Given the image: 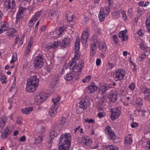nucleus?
Wrapping results in <instances>:
<instances>
[{
  "mask_svg": "<svg viewBox=\"0 0 150 150\" xmlns=\"http://www.w3.org/2000/svg\"><path fill=\"white\" fill-rule=\"evenodd\" d=\"M8 25L5 21L0 22V34L8 30Z\"/></svg>",
  "mask_w": 150,
  "mask_h": 150,
  "instance_id": "obj_13",
  "label": "nucleus"
},
{
  "mask_svg": "<svg viewBox=\"0 0 150 150\" xmlns=\"http://www.w3.org/2000/svg\"><path fill=\"white\" fill-rule=\"evenodd\" d=\"M34 68L35 69H39L43 65V62L41 60H39L38 59L36 60H35L34 61Z\"/></svg>",
  "mask_w": 150,
  "mask_h": 150,
  "instance_id": "obj_16",
  "label": "nucleus"
},
{
  "mask_svg": "<svg viewBox=\"0 0 150 150\" xmlns=\"http://www.w3.org/2000/svg\"><path fill=\"white\" fill-rule=\"evenodd\" d=\"M74 52L75 57H76L77 59H78L80 56V53L79 52V51H74Z\"/></svg>",
  "mask_w": 150,
  "mask_h": 150,
  "instance_id": "obj_48",
  "label": "nucleus"
},
{
  "mask_svg": "<svg viewBox=\"0 0 150 150\" xmlns=\"http://www.w3.org/2000/svg\"><path fill=\"white\" fill-rule=\"evenodd\" d=\"M91 78V77L90 76H88L83 79L82 80V82L83 83L88 82L89 81Z\"/></svg>",
  "mask_w": 150,
  "mask_h": 150,
  "instance_id": "obj_40",
  "label": "nucleus"
},
{
  "mask_svg": "<svg viewBox=\"0 0 150 150\" xmlns=\"http://www.w3.org/2000/svg\"><path fill=\"white\" fill-rule=\"evenodd\" d=\"M33 38H30V40L28 42V45L27 46L28 47H31V46L33 44Z\"/></svg>",
  "mask_w": 150,
  "mask_h": 150,
  "instance_id": "obj_51",
  "label": "nucleus"
},
{
  "mask_svg": "<svg viewBox=\"0 0 150 150\" xmlns=\"http://www.w3.org/2000/svg\"><path fill=\"white\" fill-rule=\"evenodd\" d=\"M66 119L64 117L61 118L59 124L60 125H63L65 124L66 122Z\"/></svg>",
  "mask_w": 150,
  "mask_h": 150,
  "instance_id": "obj_47",
  "label": "nucleus"
},
{
  "mask_svg": "<svg viewBox=\"0 0 150 150\" xmlns=\"http://www.w3.org/2000/svg\"><path fill=\"white\" fill-rule=\"evenodd\" d=\"M38 19L34 16L32 19L30 20L29 23L30 24L33 23V24H34L35 23L34 22H35Z\"/></svg>",
  "mask_w": 150,
  "mask_h": 150,
  "instance_id": "obj_45",
  "label": "nucleus"
},
{
  "mask_svg": "<svg viewBox=\"0 0 150 150\" xmlns=\"http://www.w3.org/2000/svg\"><path fill=\"white\" fill-rule=\"evenodd\" d=\"M48 96L45 94H43L41 96H37L36 97L35 101L37 105H40L45 101L48 98Z\"/></svg>",
  "mask_w": 150,
  "mask_h": 150,
  "instance_id": "obj_6",
  "label": "nucleus"
},
{
  "mask_svg": "<svg viewBox=\"0 0 150 150\" xmlns=\"http://www.w3.org/2000/svg\"><path fill=\"white\" fill-rule=\"evenodd\" d=\"M120 109V107H117L112 109L110 115V117L112 120L117 119L121 113Z\"/></svg>",
  "mask_w": 150,
  "mask_h": 150,
  "instance_id": "obj_4",
  "label": "nucleus"
},
{
  "mask_svg": "<svg viewBox=\"0 0 150 150\" xmlns=\"http://www.w3.org/2000/svg\"><path fill=\"white\" fill-rule=\"evenodd\" d=\"M145 147L147 149L149 150L150 149V141L148 140L147 141Z\"/></svg>",
  "mask_w": 150,
  "mask_h": 150,
  "instance_id": "obj_57",
  "label": "nucleus"
},
{
  "mask_svg": "<svg viewBox=\"0 0 150 150\" xmlns=\"http://www.w3.org/2000/svg\"><path fill=\"white\" fill-rule=\"evenodd\" d=\"M52 101L53 102V105H55V106L58 105H58L56 103L58 102V100H57V99H52Z\"/></svg>",
  "mask_w": 150,
  "mask_h": 150,
  "instance_id": "obj_59",
  "label": "nucleus"
},
{
  "mask_svg": "<svg viewBox=\"0 0 150 150\" xmlns=\"http://www.w3.org/2000/svg\"><path fill=\"white\" fill-rule=\"evenodd\" d=\"M2 134L1 136V137L2 139H5L8 135L11 134V131L8 129V127H6L3 132H2Z\"/></svg>",
  "mask_w": 150,
  "mask_h": 150,
  "instance_id": "obj_21",
  "label": "nucleus"
},
{
  "mask_svg": "<svg viewBox=\"0 0 150 150\" xmlns=\"http://www.w3.org/2000/svg\"><path fill=\"white\" fill-rule=\"evenodd\" d=\"M125 74V71L123 69L117 70L114 73V78L116 79V81L122 80L123 79Z\"/></svg>",
  "mask_w": 150,
  "mask_h": 150,
  "instance_id": "obj_5",
  "label": "nucleus"
},
{
  "mask_svg": "<svg viewBox=\"0 0 150 150\" xmlns=\"http://www.w3.org/2000/svg\"><path fill=\"white\" fill-rule=\"evenodd\" d=\"M7 121V117L6 115H3L0 118V128L4 127Z\"/></svg>",
  "mask_w": 150,
  "mask_h": 150,
  "instance_id": "obj_18",
  "label": "nucleus"
},
{
  "mask_svg": "<svg viewBox=\"0 0 150 150\" xmlns=\"http://www.w3.org/2000/svg\"><path fill=\"white\" fill-rule=\"evenodd\" d=\"M138 126V124L137 123L134 122L132 124L131 127L132 128L137 127Z\"/></svg>",
  "mask_w": 150,
  "mask_h": 150,
  "instance_id": "obj_61",
  "label": "nucleus"
},
{
  "mask_svg": "<svg viewBox=\"0 0 150 150\" xmlns=\"http://www.w3.org/2000/svg\"><path fill=\"white\" fill-rule=\"evenodd\" d=\"M76 59L75 57H73L71 61L69 63L68 67L70 69L73 70L74 72H80L84 66V62L83 60H80L78 64H76Z\"/></svg>",
  "mask_w": 150,
  "mask_h": 150,
  "instance_id": "obj_1",
  "label": "nucleus"
},
{
  "mask_svg": "<svg viewBox=\"0 0 150 150\" xmlns=\"http://www.w3.org/2000/svg\"><path fill=\"white\" fill-rule=\"evenodd\" d=\"M31 47H27L26 48V49L25 51V53L26 54H29L30 51V48Z\"/></svg>",
  "mask_w": 150,
  "mask_h": 150,
  "instance_id": "obj_52",
  "label": "nucleus"
},
{
  "mask_svg": "<svg viewBox=\"0 0 150 150\" xmlns=\"http://www.w3.org/2000/svg\"><path fill=\"white\" fill-rule=\"evenodd\" d=\"M89 104V101L86 99H82L79 103V107L83 110L86 109Z\"/></svg>",
  "mask_w": 150,
  "mask_h": 150,
  "instance_id": "obj_10",
  "label": "nucleus"
},
{
  "mask_svg": "<svg viewBox=\"0 0 150 150\" xmlns=\"http://www.w3.org/2000/svg\"><path fill=\"white\" fill-rule=\"evenodd\" d=\"M11 35L12 36H14L15 35V33L16 32V30L14 29H12L11 30Z\"/></svg>",
  "mask_w": 150,
  "mask_h": 150,
  "instance_id": "obj_58",
  "label": "nucleus"
},
{
  "mask_svg": "<svg viewBox=\"0 0 150 150\" xmlns=\"http://www.w3.org/2000/svg\"><path fill=\"white\" fill-rule=\"evenodd\" d=\"M98 45L97 42H94L91 43L90 47V55L91 56H93L94 55L96 52L97 48V45Z\"/></svg>",
  "mask_w": 150,
  "mask_h": 150,
  "instance_id": "obj_15",
  "label": "nucleus"
},
{
  "mask_svg": "<svg viewBox=\"0 0 150 150\" xmlns=\"http://www.w3.org/2000/svg\"><path fill=\"white\" fill-rule=\"evenodd\" d=\"M135 84L134 83H132L129 86V88L131 90H133L135 88Z\"/></svg>",
  "mask_w": 150,
  "mask_h": 150,
  "instance_id": "obj_55",
  "label": "nucleus"
},
{
  "mask_svg": "<svg viewBox=\"0 0 150 150\" xmlns=\"http://www.w3.org/2000/svg\"><path fill=\"white\" fill-rule=\"evenodd\" d=\"M66 30V27L64 26L61 27L56 32L58 36L60 35Z\"/></svg>",
  "mask_w": 150,
  "mask_h": 150,
  "instance_id": "obj_26",
  "label": "nucleus"
},
{
  "mask_svg": "<svg viewBox=\"0 0 150 150\" xmlns=\"http://www.w3.org/2000/svg\"><path fill=\"white\" fill-rule=\"evenodd\" d=\"M73 15H71V16H69L68 15V16H67V20L68 21L71 23H69L71 25L73 24V23H74L73 22H71V21H72V20L73 19Z\"/></svg>",
  "mask_w": 150,
  "mask_h": 150,
  "instance_id": "obj_37",
  "label": "nucleus"
},
{
  "mask_svg": "<svg viewBox=\"0 0 150 150\" xmlns=\"http://www.w3.org/2000/svg\"><path fill=\"white\" fill-rule=\"evenodd\" d=\"M26 138L25 136H23L20 138V141L21 142H23L25 141Z\"/></svg>",
  "mask_w": 150,
  "mask_h": 150,
  "instance_id": "obj_63",
  "label": "nucleus"
},
{
  "mask_svg": "<svg viewBox=\"0 0 150 150\" xmlns=\"http://www.w3.org/2000/svg\"><path fill=\"white\" fill-rule=\"evenodd\" d=\"M42 141L43 139L42 137L39 136L38 137V139H35L34 143L35 144H38L41 142Z\"/></svg>",
  "mask_w": 150,
  "mask_h": 150,
  "instance_id": "obj_33",
  "label": "nucleus"
},
{
  "mask_svg": "<svg viewBox=\"0 0 150 150\" xmlns=\"http://www.w3.org/2000/svg\"><path fill=\"white\" fill-rule=\"evenodd\" d=\"M38 85H35L34 84H30L28 82H27L26 84V91L30 93L33 92L35 91Z\"/></svg>",
  "mask_w": 150,
  "mask_h": 150,
  "instance_id": "obj_11",
  "label": "nucleus"
},
{
  "mask_svg": "<svg viewBox=\"0 0 150 150\" xmlns=\"http://www.w3.org/2000/svg\"><path fill=\"white\" fill-rule=\"evenodd\" d=\"M58 108V105L55 106V105H52L50 108L49 112L51 117H53L57 113V110Z\"/></svg>",
  "mask_w": 150,
  "mask_h": 150,
  "instance_id": "obj_12",
  "label": "nucleus"
},
{
  "mask_svg": "<svg viewBox=\"0 0 150 150\" xmlns=\"http://www.w3.org/2000/svg\"><path fill=\"white\" fill-rule=\"evenodd\" d=\"M85 122H87L88 123H93L94 122V121L92 119H90V120L87 119V120H85Z\"/></svg>",
  "mask_w": 150,
  "mask_h": 150,
  "instance_id": "obj_60",
  "label": "nucleus"
},
{
  "mask_svg": "<svg viewBox=\"0 0 150 150\" xmlns=\"http://www.w3.org/2000/svg\"><path fill=\"white\" fill-rule=\"evenodd\" d=\"M99 15V18L101 21H104L105 19V15Z\"/></svg>",
  "mask_w": 150,
  "mask_h": 150,
  "instance_id": "obj_53",
  "label": "nucleus"
},
{
  "mask_svg": "<svg viewBox=\"0 0 150 150\" xmlns=\"http://www.w3.org/2000/svg\"><path fill=\"white\" fill-rule=\"evenodd\" d=\"M74 76V73L70 72L67 75L66 77V79L67 80L70 81L72 80Z\"/></svg>",
  "mask_w": 150,
  "mask_h": 150,
  "instance_id": "obj_30",
  "label": "nucleus"
},
{
  "mask_svg": "<svg viewBox=\"0 0 150 150\" xmlns=\"http://www.w3.org/2000/svg\"><path fill=\"white\" fill-rule=\"evenodd\" d=\"M81 38L82 40V43H84L85 44H86L87 42L88 39V36H86L82 35Z\"/></svg>",
  "mask_w": 150,
  "mask_h": 150,
  "instance_id": "obj_34",
  "label": "nucleus"
},
{
  "mask_svg": "<svg viewBox=\"0 0 150 150\" xmlns=\"http://www.w3.org/2000/svg\"><path fill=\"white\" fill-rule=\"evenodd\" d=\"M39 79L36 75L31 76L28 79L27 82L29 83L30 84H34L35 85H38Z\"/></svg>",
  "mask_w": 150,
  "mask_h": 150,
  "instance_id": "obj_9",
  "label": "nucleus"
},
{
  "mask_svg": "<svg viewBox=\"0 0 150 150\" xmlns=\"http://www.w3.org/2000/svg\"><path fill=\"white\" fill-rule=\"evenodd\" d=\"M128 14L129 16H132L133 15V11L132 8H129L128 11Z\"/></svg>",
  "mask_w": 150,
  "mask_h": 150,
  "instance_id": "obj_54",
  "label": "nucleus"
},
{
  "mask_svg": "<svg viewBox=\"0 0 150 150\" xmlns=\"http://www.w3.org/2000/svg\"><path fill=\"white\" fill-rule=\"evenodd\" d=\"M4 7L9 12H11L15 8L16 4L14 0H5Z\"/></svg>",
  "mask_w": 150,
  "mask_h": 150,
  "instance_id": "obj_2",
  "label": "nucleus"
},
{
  "mask_svg": "<svg viewBox=\"0 0 150 150\" xmlns=\"http://www.w3.org/2000/svg\"><path fill=\"white\" fill-rule=\"evenodd\" d=\"M105 132L108 134V138L110 140H115L116 136L114 134V132L111 130V128L108 126L106 128Z\"/></svg>",
  "mask_w": 150,
  "mask_h": 150,
  "instance_id": "obj_7",
  "label": "nucleus"
},
{
  "mask_svg": "<svg viewBox=\"0 0 150 150\" xmlns=\"http://www.w3.org/2000/svg\"><path fill=\"white\" fill-rule=\"evenodd\" d=\"M38 59L39 60L43 61V59L42 58V56L40 54H39L35 59V60H36Z\"/></svg>",
  "mask_w": 150,
  "mask_h": 150,
  "instance_id": "obj_50",
  "label": "nucleus"
},
{
  "mask_svg": "<svg viewBox=\"0 0 150 150\" xmlns=\"http://www.w3.org/2000/svg\"><path fill=\"white\" fill-rule=\"evenodd\" d=\"M143 92L145 95L144 99L146 100L149 101L150 99V90L147 88H144L143 89Z\"/></svg>",
  "mask_w": 150,
  "mask_h": 150,
  "instance_id": "obj_17",
  "label": "nucleus"
},
{
  "mask_svg": "<svg viewBox=\"0 0 150 150\" xmlns=\"http://www.w3.org/2000/svg\"><path fill=\"white\" fill-rule=\"evenodd\" d=\"M60 45V42L59 41H55L54 42L53 44L52 45V47L53 48H57L58 45Z\"/></svg>",
  "mask_w": 150,
  "mask_h": 150,
  "instance_id": "obj_42",
  "label": "nucleus"
},
{
  "mask_svg": "<svg viewBox=\"0 0 150 150\" xmlns=\"http://www.w3.org/2000/svg\"><path fill=\"white\" fill-rule=\"evenodd\" d=\"M142 9L138 7L137 8V17H140V16L143 13V10Z\"/></svg>",
  "mask_w": 150,
  "mask_h": 150,
  "instance_id": "obj_32",
  "label": "nucleus"
},
{
  "mask_svg": "<svg viewBox=\"0 0 150 150\" xmlns=\"http://www.w3.org/2000/svg\"><path fill=\"white\" fill-rule=\"evenodd\" d=\"M40 11H39L36 13L35 15V17L36 18L38 19H39V18L41 16Z\"/></svg>",
  "mask_w": 150,
  "mask_h": 150,
  "instance_id": "obj_56",
  "label": "nucleus"
},
{
  "mask_svg": "<svg viewBox=\"0 0 150 150\" xmlns=\"http://www.w3.org/2000/svg\"><path fill=\"white\" fill-rule=\"evenodd\" d=\"M87 89L88 92V93H93L97 90L98 87L95 85L94 83H93L91 85L89 86Z\"/></svg>",
  "mask_w": 150,
  "mask_h": 150,
  "instance_id": "obj_19",
  "label": "nucleus"
},
{
  "mask_svg": "<svg viewBox=\"0 0 150 150\" xmlns=\"http://www.w3.org/2000/svg\"><path fill=\"white\" fill-rule=\"evenodd\" d=\"M112 38L116 44H117L118 42V40L116 35L113 36Z\"/></svg>",
  "mask_w": 150,
  "mask_h": 150,
  "instance_id": "obj_49",
  "label": "nucleus"
},
{
  "mask_svg": "<svg viewBox=\"0 0 150 150\" xmlns=\"http://www.w3.org/2000/svg\"><path fill=\"white\" fill-rule=\"evenodd\" d=\"M136 104H137L139 107L142 106L143 104V102L142 99L141 98H138L137 99L136 101Z\"/></svg>",
  "mask_w": 150,
  "mask_h": 150,
  "instance_id": "obj_35",
  "label": "nucleus"
},
{
  "mask_svg": "<svg viewBox=\"0 0 150 150\" xmlns=\"http://www.w3.org/2000/svg\"><path fill=\"white\" fill-rule=\"evenodd\" d=\"M25 9H26L25 8H23L22 7H21L18 11L17 14L18 15H21L23 13V11H25Z\"/></svg>",
  "mask_w": 150,
  "mask_h": 150,
  "instance_id": "obj_38",
  "label": "nucleus"
},
{
  "mask_svg": "<svg viewBox=\"0 0 150 150\" xmlns=\"http://www.w3.org/2000/svg\"><path fill=\"white\" fill-rule=\"evenodd\" d=\"M118 36L119 38H122L121 40L122 42H124L128 40L127 36H125L124 34L121 33L120 32L118 33Z\"/></svg>",
  "mask_w": 150,
  "mask_h": 150,
  "instance_id": "obj_29",
  "label": "nucleus"
},
{
  "mask_svg": "<svg viewBox=\"0 0 150 150\" xmlns=\"http://www.w3.org/2000/svg\"><path fill=\"white\" fill-rule=\"evenodd\" d=\"M146 25L148 31L150 32V27H149V26H150V16L147 18L146 21Z\"/></svg>",
  "mask_w": 150,
  "mask_h": 150,
  "instance_id": "obj_31",
  "label": "nucleus"
},
{
  "mask_svg": "<svg viewBox=\"0 0 150 150\" xmlns=\"http://www.w3.org/2000/svg\"><path fill=\"white\" fill-rule=\"evenodd\" d=\"M71 136L69 134H63L60 137L59 143L61 145H66L68 144L70 145Z\"/></svg>",
  "mask_w": 150,
  "mask_h": 150,
  "instance_id": "obj_3",
  "label": "nucleus"
},
{
  "mask_svg": "<svg viewBox=\"0 0 150 150\" xmlns=\"http://www.w3.org/2000/svg\"><path fill=\"white\" fill-rule=\"evenodd\" d=\"M126 11L124 10L122 11L121 12L122 18L125 20H126L127 19V17L126 14Z\"/></svg>",
  "mask_w": 150,
  "mask_h": 150,
  "instance_id": "obj_44",
  "label": "nucleus"
},
{
  "mask_svg": "<svg viewBox=\"0 0 150 150\" xmlns=\"http://www.w3.org/2000/svg\"><path fill=\"white\" fill-rule=\"evenodd\" d=\"M92 140L91 139H86L85 140L84 142V144L86 145L87 146H90L92 144Z\"/></svg>",
  "mask_w": 150,
  "mask_h": 150,
  "instance_id": "obj_39",
  "label": "nucleus"
},
{
  "mask_svg": "<svg viewBox=\"0 0 150 150\" xmlns=\"http://www.w3.org/2000/svg\"><path fill=\"white\" fill-rule=\"evenodd\" d=\"M70 39L68 38H64L60 44L61 48L63 49L69 46L70 42Z\"/></svg>",
  "mask_w": 150,
  "mask_h": 150,
  "instance_id": "obj_14",
  "label": "nucleus"
},
{
  "mask_svg": "<svg viewBox=\"0 0 150 150\" xmlns=\"http://www.w3.org/2000/svg\"><path fill=\"white\" fill-rule=\"evenodd\" d=\"M98 48L100 50H101L102 52L106 51L107 50V47L105 43L101 42H97Z\"/></svg>",
  "mask_w": 150,
  "mask_h": 150,
  "instance_id": "obj_20",
  "label": "nucleus"
},
{
  "mask_svg": "<svg viewBox=\"0 0 150 150\" xmlns=\"http://www.w3.org/2000/svg\"><path fill=\"white\" fill-rule=\"evenodd\" d=\"M101 60L100 59H98L96 61V64L97 65H99L101 63Z\"/></svg>",
  "mask_w": 150,
  "mask_h": 150,
  "instance_id": "obj_64",
  "label": "nucleus"
},
{
  "mask_svg": "<svg viewBox=\"0 0 150 150\" xmlns=\"http://www.w3.org/2000/svg\"><path fill=\"white\" fill-rule=\"evenodd\" d=\"M6 78L4 76H2L0 78V81L2 83H5L6 82Z\"/></svg>",
  "mask_w": 150,
  "mask_h": 150,
  "instance_id": "obj_46",
  "label": "nucleus"
},
{
  "mask_svg": "<svg viewBox=\"0 0 150 150\" xmlns=\"http://www.w3.org/2000/svg\"><path fill=\"white\" fill-rule=\"evenodd\" d=\"M16 122L17 123L19 124H21L22 123V120L21 118H18Z\"/></svg>",
  "mask_w": 150,
  "mask_h": 150,
  "instance_id": "obj_62",
  "label": "nucleus"
},
{
  "mask_svg": "<svg viewBox=\"0 0 150 150\" xmlns=\"http://www.w3.org/2000/svg\"><path fill=\"white\" fill-rule=\"evenodd\" d=\"M80 47V41L79 39V37H76V39L75 42L74 46V51L79 50Z\"/></svg>",
  "mask_w": 150,
  "mask_h": 150,
  "instance_id": "obj_25",
  "label": "nucleus"
},
{
  "mask_svg": "<svg viewBox=\"0 0 150 150\" xmlns=\"http://www.w3.org/2000/svg\"><path fill=\"white\" fill-rule=\"evenodd\" d=\"M58 134L54 130H52L50 132V141L49 143H50L53 142V139L55 137L57 136Z\"/></svg>",
  "mask_w": 150,
  "mask_h": 150,
  "instance_id": "obj_23",
  "label": "nucleus"
},
{
  "mask_svg": "<svg viewBox=\"0 0 150 150\" xmlns=\"http://www.w3.org/2000/svg\"><path fill=\"white\" fill-rule=\"evenodd\" d=\"M109 87H108L106 86H101V89H100L101 90L102 92L103 93H105L106 91L107 90Z\"/></svg>",
  "mask_w": 150,
  "mask_h": 150,
  "instance_id": "obj_36",
  "label": "nucleus"
},
{
  "mask_svg": "<svg viewBox=\"0 0 150 150\" xmlns=\"http://www.w3.org/2000/svg\"><path fill=\"white\" fill-rule=\"evenodd\" d=\"M106 148L107 150H118L117 148L115 149L113 145H108V146H106Z\"/></svg>",
  "mask_w": 150,
  "mask_h": 150,
  "instance_id": "obj_41",
  "label": "nucleus"
},
{
  "mask_svg": "<svg viewBox=\"0 0 150 150\" xmlns=\"http://www.w3.org/2000/svg\"><path fill=\"white\" fill-rule=\"evenodd\" d=\"M33 110V107H28L22 109L21 112L23 114H28L30 113Z\"/></svg>",
  "mask_w": 150,
  "mask_h": 150,
  "instance_id": "obj_24",
  "label": "nucleus"
},
{
  "mask_svg": "<svg viewBox=\"0 0 150 150\" xmlns=\"http://www.w3.org/2000/svg\"><path fill=\"white\" fill-rule=\"evenodd\" d=\"M70 145L67 144L66 145H61L58 148L59 150H69Z\"/></svg>",
  "mask_w": 150,
  "mask_h": 150,
  "instance_id": "obj_27",
  "label": "nucleus"
},
{
  "mask_svg": "<svg viewBox=\"0 0 150 150\" xmlns=\"http://www.w3.org/2000/svg\"><path fill=\"white\" fill-rule=\"evenodd\" d=\"M48 18L52 19L57 18L59 16L58 12L53 9L50 10L48 12Z\"/></svg>",
  "mask_w": 150,
  "mask_h": 150,
  "instance_id": "obj_8",
  "label": "nucleus"
},
{
  "mask_svg": "<svg viewBox=\"0 0 150 150\" xmlns=\"http://www.w3.org/2000/svg\"><path fill=\"white\" fill-rule=\"evenodd\" d=\"M117 94L116 93H111L108 96L110 101L112 103H114L117 100Z\"/></svg>",
  "mask_w": 150,
  "mask_h": 150,
  "instance_id": "obj_22",
  "label": "nucleus"
},
{
  "mask_svg": "<svg viewBox=\"0 0 150 150\" xmlns=\"http://www.w3.org/2000/svg\"><path fill=\"white\" fill-rule=\"evenodd\" d=\"M105 97L104 96H103L101 98L100 101L99 103V105H102L105 102Z\"/></svg>",
  "mask_w": 150,
  "mask_h": 150,
  "instance_id": "obj_43",
  "label": "nucleus"
},
{
  "mask_svg": "<svg viewBox=\"0 0 150 150\" xmlns=\"http://www.w3.org/2000/svg\"><path fill=\"white\" fill-rule=\"evenodd\" d=\"M132 142V140L131 136L128 135L125 137V142L126 144H130Z\"/></svg>",
  "mask_w": 150,
  "mask_h": 150,
  "instance_id": "obj_28",
  "label": "nucleus"
}]
</instances>
